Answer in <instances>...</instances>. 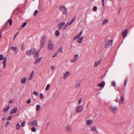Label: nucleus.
I'll return each mask as SVG.
<instances>
[{
	"label": "nucleus",
	"mask_w": 134,
	"mask_h": 134,
	"mask_svg": "<svg viewBox=\"0 0 134 134\" xmlns=\"http://www.w3.org/2000/svg\"><path fill=\"white\" fill-rule=\"evenodd\" d=\"M82 33V31L81 30L80 32L78 34L77 36L75 37L74 38L73 40H75L76 39L77 42L80 43H81L83 39V37H81L80 36L81 35Z\"/></svg>",
	"instance_id": "nucleus-1"
},
{
	"label": "nucleus",
	"mask_w": 134,
	"mask_h": 134,
	"mask_svg": "<svg viewBox=\"0 0 134 134\" xmlns=\"http://www.w3.org/2000/svg\"><path fill=\"white\" fill-rule=\"evenodd\" d=\"M54 48V44L53 42L51 41H49L48 44L47 49L50 50H53Z\"/></svg>",
	"instance_id": "nucleus-2"
},
{
	"label": "nucleus",
	"mask_w": 134,
	"mask_h": 134,
	"mask_svg": "<svg viewBox=\"0 0 134 134\" xmlns=\"http://www.w3.org/2000/svg\"><path fill=\"white\" fill-rule=\"evenodd\" d=\"M76 112L78 113H81L84 110V107L81 105L77 106L76 108Z\"/></svg>",
	"instance_id": "nucleus-3"
},
{
	"label": "nucleus",
	"mask_w": 134,
	"mask_h": 134,
	"mask_svg": "<svg viewBox=\"0 0 134 134\" xmlns=\"http://www.w3.org/2000/svg\"><path fill=\"white\" fill-rule=\"evenodd\" d=\"M113 44V40H107L105 45V47L106 48L109 47L111 46Z\"/></svg>",
	"instance_id": "nucleus-4"
},
{
	"label": "nucleus",
	"mask_w": 134,
	"mask_h": 134,
	"mask_svg": "<svg viewBox=\"0 0 134 134\" xmlns=\"http://www.w3.org/2000/svg\"><path fill=\"white\" fill-rule=\"evenodd\" d=\"M109 110L112 111L114 113H116L117 112L118 108L115 106H110Z\"/></svg>",
	"instance_id": "nucleus-5"
},
{
	"label": "nucleus",
	"mask_w": 134,
	"mask_h": 134,
	"mask_svg": "<svg viewBox=\"0 0 134 134\" xmlns=\"http://www.w3.org/2000/svg\"><path fill=\"white\" fill-rule=\"evenodd\" d=\"M59 9L62 11L63 14L65 15L66 14L67 9L64 6H61L59 7Z\"/></svg>",
	"instance_id": "nucleus-6"
},
{
	"label": "nucleus",
	"mask_w": 134,
	"mask_h": 134,
	"mask_svg": "<svg viewBox=\"0 0 134 134\" xmlns=\"http://www.w3.org/2000/svg\"><path fill=\"white\" fill-rule=\"evenodd\" d=\"M46 38L45 36H43L41 38L40 41V45L41 47H43L45 42Z\"/></svg>",
	"instance_id": "nucleus-7"
},
{
	"label": "nucleus",
	"mask_w": 134,
	"mask_h": 134,
	"mask_svg": "<svg viewBox=\"0 0 134 134\" xmlns=\"http://www.w3.org/2000/svg\"><path fill=\"white\" fill-rule=\"evenodd\" d=\"M66 130L69 133L72 131V127L71 126L68 125L65 127Z\"/></svg>",
	"instance_id": "nucleus-8"
},
{
	"label": "nucleus",
	"mask_w": 134,
	"mask_h": 134,
	"mask_svg": "<svg viewBox=\"0 0 134 134\" xmlns=\"http://www.w3.org/2000/svg\"><path fill=\"white\" fill-rule=\"evenodd\" d=\"M29 124L30 125L36 127H38V125L37 124V121L36 120L33 121L32 122H31L29 123Z\"/></svg>",
	"instance_id": "nucleus-9"
},
{
	"label": "nucleus",
	"mask_w": 134,
	"mask_h": 134,
	"mask_svg": "<svg viewBox=\"0 0 134 134\" xmlns=\"http://www.w3.org/2000/svg\"><path fill=\"white\" fill-rule=\"evenodd\" d=\"M65 22H62L59 23L58 25V26L59 30L62 29V27L65 24Z\"/></svg>",
	"instance_id": "nucleus-10"
},
{
	"label": "nucleus",
	"mask_w": 134,
	"mask_h": 134,
	"mask_svg": "<svg viewBox=\"0 0 134 134\" xmlns=\"http://www.w3.org/2000/svg\"><path fill=\"white\" fill-rule=\"evenodd\" d=\"M78 56L79 55L78 54H76L74 56V59H72L71 60V62H76L77 59L78 58Z\"/></svg>",
	"instance_id": "nucleus-11"
},
{
	"label": "nucleus",
	"mask_w": 134,
	"mask_h": 134,
	"mask_svg": "<svg viewBox=\"0 0 134 134\" xmlns=\"http://www.w3.org/2000/svg\"><path fill=\"white\" fill-rule=\"evenodd\" d=\"M128 31V30L126 29L122 32V35L123 38H125L126 36Z\"/></svg>",
	"instance_id": "nucleus-12"
},
{
	"label": "nucleus",
	"mask_w": 134,
	"mask_h": 134,
	"mask_svg": "<svg viewBox=\"0 0 134 134\" xmlns=\"http://www.w3.org/2000/svg\"><path fill=\"white\" fill-rule=\"evenodd\" d=\"M17 108L16 107H15L11 110L9 114H12L16 113L17 112Z\"/></svg>",
	"instance_id": "nucleus-13"
},
{
	"label": "nucleus",
	"mask_w": 134,
	"mask_h": 134,
	"mask_svg": "<svg viewBox=\"0 0 134 134\" xmlns=\"http://www.w3.org/2000/svg\"><path fill=\"white\" fill-rule=\"evenodd\" d=\"M93 121L91 119H89L87 121V124L88 125L90 126L91 125Z\"/></svg>",
	"instance_id": "nucleus-14"
},
{
	"label": "nucleus",
	"mask_w": 134,
	"mask_h": 134,
	"mask_svg": "<svg viewBox=\"0 0 134 134\" xmlns=\"http://www.w3.org/2000/svg\"><path fill=\"white\" fill-rule=\"evenodd\" d=\"M105 85V82L104 81L102 82V83H101L99 84H98V86L100 87H104Z\"/></svg>",
	"instance_id": "nucleus-15"
},
{
	"label": "nucleus",
	"mask_w": 134,
	"mask_h": 134,
	"mask_svg": "<svg viewBox=\"0 0 134 134\" xmlns=\"http://www.w3.org/2000/svg\"><path fill=\"white\" fill-rule=\"evenodd\" d=\"M9 107V105H7L6 106L4 109L3 110L4 113H6L8 110Z\"/></svg>",
	"instance_id": "nucleus-16"
},
{
	"label": "nucleus",
	"mask_w": 134,
	"mask_h": 134,
	"mask_svg": "<svg viewBox=\"0 0 134 134\" xmlns=\"http://www.w3.org/2000/svg\"><path fill=\"white\" fill-rule=\"evenodd\" d=\"M7 60V58L4 59V60L3 61V68H5L6 65V62Z\"/></svg>",
	"instance_id": "nucleus-17"
},
{
	"label": "nucleus",
	"mask_w": 134,
	"mask_h": 134,
	"mask_svg": "<svg viewBox=\"0 0 134 134\" xmlns=\"http://www.w3.org/2000/svg\"><path fill=\"white\" fill-rule=\"evenodd\" d=\"M27 80V78L26 77H25L23 78L21 80V83L24 84L26 82V80Z\"/></svg>",
	"instance_id": "nucleus-18"
},
{
	"label": "nucleus",
	"mask_w": 134,
	"mask_h": 134,
	"mask_svg": "<svg viewBox=\"0 0 134 134\" xmlns=\"http://www.w3.org/2000/svg\"><path fill=\"white\" fill-rule=\"evenodd\" d=\"M32 51V54H36V50L35 49H31Z\"/></svg>",
	"instance_id": "nucleus-19"
},
{
	"label": "nucleus",
	"mask_w": 134,
	"mask_h": 134,
	"mask_svg": "<svg viewBox=\"0 0 134 134\" xmlns=\"http://www.w3.org/2000/svg\"><path fill=\"white\" fill-rule=\"evenodd\" d=\"M70 74V72L69 71H67L66 72L65 74L64 75V76L65 78H66Z\"/></svg>",
	"instance_id": "nucleus-20"
},
{
	"label": "nucleus",
	"mask_w": 134,
	"mask_h": 134,
	"mask_svg": "<svg viewBox=\"0 0 134 134\" xmlns=\"http://www.w3.org/2000/svg\"><path fill=\"white\" fill-rule=\"evenodd\" d=\"M101 62V61L99 60L97 62L95 63L94 65V66L96 67L99 65L100 64Z\"/></svg>",
	"instance_id": "nucleus-21"
},
{
	"label": "nucleus",
	"mask_w": 134,
	"mask_h": 134,
	"mask_svg": "<svg viewBox=\"0 0 134 134\" xmlns=\"http://www.w3.org/2000/svg\"><path fill=\"white\" fill-rule=\"evenodd\" d=\"M32 51L31 49L28 50L26 52V54L28 55H32Z\"/></svg>",
	"instance_id": "nucleus-22"
},
{
	"label": "nucleus",
	"mask_w": 134,
	"mask_h": 134,
	"mask_svg": "<svg viewBox=\"0 0 134 134\" xmlns=\"http://www.w3.org/2000/svg\"><path fill=\"white\" fill-rule=\"evenodd\" d=\"M41 60V58L37 59L34 62V64H36L37 63L39 62Z\"/></svg>",
	"instance_id": "nucleus-23"
},
{
	"label": "nucleus",
	"mask_w": 134,
	"mask_h": 134,
	"mask_svg": "<svg viewBox=\"0 0 134 134\" xmlns=\"http://www.w3.org/2000/svg\"><path fill=\"white\" fill-rule=\"evenodd\" d=\"M75 18H73L71 20V21L70 22H68V24L69 25H71L73 23V21H74L75 20Z\"/></svg>",
	"instance_id": "nucleus-24"
},
{
	"label": "nucleus",
	"mask_w": 134,
	"mask_h": 134,
	"mask_svg": "<svg viewBox=\"0 0 134 134\" xmlns=\"http://www.w3.org/2000/svg\"><path fill=\"white\" fill-rule=\"evenodd\" d=\"M50 85L49 84H47L45 88V90L47 91L49 90L50 88Z\"/></svg>",
	"instance_id": "nucleus-25"
},
{
	"label": "nucleus",
	"mask_w": 134,
	"mask_h": 134,
	"mask_svg": "<svg viewBox=\"0 0 134 134\" xmlns=\"http://www.w3.org/2000/svg\"><path fill=\"white\" fill-rule=\"evenodd\" d=\"M12 49L14 51L15 53H16L17 52V51H16L17 49V48L15 47H12Z\"/></svg>",
	"instance_id": "nucleus-26"
},
{
	"label": "nucleus",
	"mask_w": 134,
	"mask_h": 134,
	"mask_svg": "<svg viewBox=\"0 0 134 134\" xmlns=\"http://www.w3.org/2000/svg\"><path fill=\"white\" fill-rule=\"evenodd\" d=\"M40 108V105L38 104L37 105L36 108V109L37 111H38Z\"/></svg>",
	"instance_id": "nucleus-27"
},
{
	"label": "nucleus",
	"mask_w": 134,
	"mask_h": 134,
	"mask_svg": "<svg viewBox=\"0 0 134 134\" xmlns=\"http://www.w3.org/2000/svg\"><path fill=\"white\" fill-rule=\"evenodd\" d=\"M55 34L57 36H58L60 35L59 31L58 30H57L55 31Z\"/></svg>",
	"instance_id": "nucleus-28"
},
{
	"label": "nucleus",
	"mask_w": 134,
	"mask_h": 134,
	"mask_svg": "<svg viewBox=\"0 0 134 134\" xmlns=\"http://www.w3.org/2000/svg\"><path fill=\"white\" fill-rule=\"evenodd\" d=\"M16 129L17 130H18L20 128V126L19 123H18L16 125Z\"/></svg>",
	"instance_id": "nucleus-29"
},
{
	"label": "nucleus",
	"mask_w": 134,
	"mask_h": 134,
	"mask_svg": "<svg viewBox=\"0 0 134 134\" xmlns=\"http://www.w3.org/2000/svg\"><path fill=\"white\" fill-rule=\"evenodd\" d=\"M108 19H106L105 20L102 24L103 25H104L107 23H108Z\"/></svg>",
	"instance_id": "nucleus-30"
},
{
	"label": "nucleus",
	"mask_w": 134,
	"mask_h": 134,
	"mask_svg": "<svg viewBox=\"0 0 134 134\" xmlns=\"http://www.w3.org/2000/svg\"><path fill=\"white\" fill-rule=\"evenodd\" d=\"M38 13V10H36L34 13V16H36L37 15V14Z\"/></svg>",
	"instance_id": "nucleus-31"
},
{
	"label": "nucleus",
	"mask_w": 134,
	"mask_h": 134,
	"mask_svg": "<svg viewBox=\"0 0 134 134\" xmlns=\"http://www.w3.org/2000/svg\"><path fill=\"white\" fill-rule=\"evenodd\" d=\"M38 8L41 10H42L43 9V6L41 5H39Z\"/></svg>",
	"instance_id": "nucleus-32"
},
{
	"label": "nucleus",
	"mask_w": 134,
	"mask_h": 134,
	"mask_svg": "<svg viewBox=\"0 0 134 134\" xmlns=\"http://www.w3.org/2000/svg\"><path fill=\"white\" fill-rule=\"evenodd\" d=\"M31 130L32 132H35L36 131V130L35 127H33L31 128Z\"/></svg>",
	"instance_id": "nucleus-33"
},
{
	"label": "nucleus",
	"mask_w": 134,
	"mask_h": 134,
	"mask_svg": "<svg viewBox=\"0 0 134 134\" xmlns=\"http://www.w3.org/2000/svg\"><path fill=\"white\" fill-rule=\"evenodd\" d=\"M8 22L9 23L10 25H11L12 23V21L11 19H9L8 20Z\"/></svg>",
	"instance_id": "nucleus-34"
},
{
	"label": "nucleus",
	"mask_w": 134,
	"mask_h": 134,
	"mask_svg": "<svg viewBox=\"0 0 134 134\" xmlns=\"http://www.w3.org/2000/svg\"><path fill=\"white\" fill-rule=\"evenodd\" d=\"M4 59V57L2 54L0 55V60H3Z\"/></svg>",
	"instance_id": "nucleus-35"
},
{
	"label": "nucleus",
	"mask_w": 134,
	"mask_h": 134,
	"mask_svg": "<svg viewBox=\"0 0 134 134\" xmlns=\"http://www.w3.org/2000/svg\"><path fill=\"white\" fill-rule=\"evenodd\" d=\"M62 48H63L62 47H59L58 50V52H59L62 53Z\"/></svg>",
	"instance_id": "nucleus-36"
},
{
	"label": "nucleus",
	"mask_w": 134,
	"mask_h": 134,
	"mask_svg": "<svg viewBox=\"0 0 134 134\" xmlns=\"http://www.w3.org/2000/svg\"><path fill=\"white\" fill-rule=\"evenodd\" d=\"M91 130L92 131H96L97 132H98L97 131L96 127H95L93 128H92L91 129Z\"/></svg>",
	"instance_id": "nucleus-37"
},
{
	"label": "nucleus",
	"mask_w": 134,
	"mask_h": 134,
	"mask_svg": "<svg viewBox=\"0 0 134 134\" xmlns=\"http://www.w3.org/2000/svg\"><path fill=\"white\" fill-rule=\"evenodd\" d=\"M33 93L35 95V96H37L38 95V93L36 91H34L33 92Z\"/></svg>",
	"instance_id": "nucleus-38"
},
{
	"label": "nucleus",
	"mask_w": 134,
	"mask_h": 134,
	"mask_svg": "<svg viewBox=\"0 0 134 134\" xmlns=\"http://www.w3.org/2000/svg\"><path fill=\"white\" fill-rule=\"evenodd\" d=\"M27 23L26 22H25L24 23L22 24V27H25Z\"/></svg>",
	"instance_id": "nucleus-39"
},
{
	"label": "nucleus",
	"mask_w": 134,
	"mask_h": 134,
	"mask_svg": "<svg viewBox=\"0 0 134 134\" xmlns=\"http://www.w3.org/2000/svg\"><path fill=\"white\" fill-rule=\"evenodd\" d=\"M20 48L21 49V50H24V44H21L20 45Z\"/></svg>",
	"instance_id": "nucleus-40"
},
{
	"label": "nucleus",
	"mask_w": 134,
	"mask_h": 134,
	"mask_svg": "<svg viewBox=\"0 0 134 134\" xmlns=\"http://www.w3.org/2000/svg\"><path fill=\"white\" fill-rule=\"evenodd\" d=\"M97 10V7L96 6H94L93 8V10L94 11H96Z\"/></svg>",
	"instance_id": "nucleus-41"
},
{
	"label": "nucleus",
	"mask_w": 134,
	"mask_h": 134,
	"mask_svg": "<svg viewBox=\"0 0 134 134\" xmlns=\"http://www.w3.org/2000/svg\"><path fill=\"white\" fill-rule=\"evenodd\" d=\"M33 77V75H32L31 74L30 77L28 79L29 80H31V79H32V77Z\"/></svg>",
	"instance_id": "nucleus-42"
},
{
	"label": "nucleus",
	"mask_w": 134,
	"mask_h": 134,
	"mask_svg": "<svg viewBox=\"0 0 134 134\" xmlns=\"http://www.w3.org/2000/svg\"><path fill=\"white\" fill-rule=\"evenodd\" d=\"M25 121L23 122L21 124L22 126L23 127H24L25 126Z\"/></svg>",
	"instance_id": "nucleus-43"
},
{
	"label": "nucleus",
	"mask_w": 134,
	"mask_h": 134,
	"mask_svg": "<svg viewBox=\"0 0 134 134\" xmlns=\"http://www.w3.org/2000/svg\"><path fill=\"white\" fill-rule=\"evenodd\" d=\"M124 97L123 96H122L121 97V102H122L123 100H124Z\"/></svg>",
	"instance_id": "nucleus-44"
},
{
	"label": "nucleus",
	"mask_w": 134,
	"mask_h": 134,
	"mask_svg": "<svg viewBox=\"0 0 134 134\" xmlns=\"http://www.w3.org/2000/svg\"><path fill=\"white\" fill-rule=\"evenodd\" d=\"M113 85V86L114 87H115L116 86V85L115 84V82L114 81H113L111 83Z\"/></svg>",
	"instance_id": "nucleus-45"
},
{
	"label": "nucleus",
	"mask_w": 134,
	"mask_h": 134,
	"mask_svg": "<svg viewBox=\"0 0 134 134\" xmlns=\"http://www.w3.org/2000/svg\"><path fill=\"white\" fill-rule=\"evenodd\" d=\"M18 32H17L16 34H15V35L14 36V38H13L14 40H15V39L16 37V36L18 34Z\"/></svg>",
	"instance_id": "nucleus-46"
},
{
	"label": "nucleus",
	"mask_w": 134,
	"mask_h": 134,
	"mask_svg": "<svg viewBox=\"0 0 134 134\" xmlns=\"http://www.w3.org/2000/svg\"><path fill=\"white\" fill-rule=\"evenodd\" d=\"M80 86V83H77V84H76L75 85V86L76 87H77Z\"/></svg>",
	"instance_id": "nucleus-47"
},
{
	"label": "nucleus",
	"mask_w": 134,
	"mask_h": 134,
	"mask_svg": "<svg viewBox=\"0 0 134 134\" xmlns=\"http://www.w3.org/2000/svg\"><path fill=\"white\" fill-rule=\"evenodd\" d=\"M40 97L41 98H43L44 96L43 94L42 93H41L40 95Z\"/></svg>",
	"instance_id": "nucleus-48"
},
{
	"label": "nucleus",
	"mask_w": 134,
	"mask_h": 134,
	"mask_svg": "<svg viewBox=\"0 0 134 134\" xmlns=\"http://www.w3.org/2000/svg\"><path fill=\"white\" fill-rule=\"evenodd\" d=\"M31 102V100L30 99H29L26 102V103L28 104H29Z\"/></svg>",
	"instance_id": "nucleus-49"
},
{
	"label": "nucleus",
	"mask_w": 134,
	"mask_h": 134,
	"mask_svg": "<svg viewBox=\"0 0 134 134\" xmlns=\"http://www.w3.org/2000/svg\"><path fill=\"white\" fill-rule=\"evenodd\" d=\"M127 81V80L126 79V80L125 81V83L124 84V86H125L126 85Z\"/></svg>",
	"instance_id": "nucleus-50"
},
{
	"label": "nucleus",
	"mask_w": 134,
	"mask_h": 134,
	"mask_svg": "<svg viewBox=\"0 0 134 134\" xmlns=\"http://www.w3.org/2000/svg\"><path fill=\"white\" fill-rule=\"evenodd\" d=\"M82 101V99L81 98H80L79 99V103L80 104L81 103Z\"/></svg>",
	"instance_id": "nucleus-51"
},
{
	"label": "nucleus",
	"mask_w": 134,
	"mask_h": 134,
	"mask_svg": "<svg viewBox=\"0 0 134 134\" xmlns=\"http://www.w3.org/2000/svg\"><path fill=\"white\" fill-rule=\"evenodd\" d=\"M57 53H55L52 56V57L53 58L55 57V56H56Z\"/></svg>",
	"instance_id": "nucleus-52"
},
{
	"label": "nucleus",
	"mask_w": 134,
	"mask_h": 134,
	"mask_svg": "<svg viewBox=\"0 0 134 134\" xmlns=\"http://www.w3.org/2000/svg\"><path fill=\"white\" fill-rule=\"evenodd\" d=\"M12 119V116H10L8 118V119L9 120H10Z\"/></svg>",
	"instance_id": "nucleus-53"
},
{
	"label": "nucleus",
	"mask_w": 134,
	"mask_h": 134,
	"mask_svg": "<svg viewBox=\"0 0 134 134\" xmlns=\"http://www.w3.org/2000/svg\"><path fill=\"white\" fill-rule=\"evenodd\" d=\"M105 0H102V5L103 6L104 5V2Z\"/></svg>",
	"instance_id": "nucleus-54"
},
{
	"label": "nucleus",
	"mask_w": 134,
	"mask_h": 134,
	"mask_svg": "<svg viewBox=\"0 0 134 134\" xmlns=\"http://www.w3.org/2000/svg\"><path fill=\"white\" fill-rule=\"evenodd\" d=\"M51 69L52 71H53L54 70V68L53 66H52L51 67Z\"/></svg>",
	"instance_id": "nucleus-55"
},
{
	"label": "nucleus",
	"mask_w": 134,
	"mask_h": 134,
	"mask_svg": "<svg viewBox=\"0 0 134 134\" xmlns=\"http://www.w3.org/2000/svg\"><path fill=\"white\" fill-rule=\"evenodd\" d=\"M67 27L65 26L63 27V30H66Z\"/></svg>",
	"instance_id": "nucleus-56"
},
{
	"label": "nucleus",
	"mask_w": 134,
	"mask_h": 134,
	"mask_svg": "<svg viewBox=\"0 0 134 134\" xmlns=\"http://www.w3.org/2000/svg\"><path fill=\"white\" fill-rule=\"evenodd\" d=\"M9 124V121H8L7 124L5 125V126H7Z\"/></svg>",
	"instance_id": "nucleus-57"
},
{
	"label": "nucleus",
	"mask_w": 134,
	"mask_h": 134,
	"mask_svg": "<svg viewBox=\"0 0 134 134\" xmlns=\"http://www.w3.org/2000/svg\"><path fill=\"white\" fill-rule=\"evenodd\" d=\"M13 102V101L12 100H10L9 101V103H12Z\"/></svg>",
	"instance_id": "nucleus-58"
},
{
	"label": "nucleus",
	"mask_w": 134,
	"mask_h": 134,
	"mask_svg": "<svg viewBox=\"0 0 134 134\" xmlns=\"http://www.w3.org/2000/svg\"><path fill=\"white\" fill-rule=\"evenodd\" d=\"M69 25L68 24V23H67L65 25V26L66 27H67L68 25Z\"/></svg>",
	"instance_id": "nucleus-59"
},
{
	"label": "nucleus",
	"mask_w": 134,
	"mask_h": 134,
	"mask_svg": "<svg viewBox=\"0 0 134 134\" xmlns=\"http://www.w3.org/2000/svg\"><path fill=\"white\" fill-rule=\"evenodd\" d=\"M2 120L3 121H4V120H5V118H4V117L2 119Z\"/></svg>",
	"instance_id": "nucleus-60"
},
{
	"label": "nucleus",
	"mask_w": 134,
	"mask_h": 134,
	"mask_svg": "<svg viewBox=\"0 0 134 134\" xmlns=\"http://www.w3.org/2000/svg\"><path fill=\"white\" fill-rule=\"evenodd\" d=\"M34 71H32V74H31V75H33V74H34Z\"/></svg>",
	"instance_id": "nucleus-61"
},
{
	"label": "nucleus",
	"mask_w": 134,
	"mask_h": 134,
	"mask_svg": "<svg viewBox=\"0 0 134 134\" xmlns=\"http://www.w3.org/2000/svg\"><path fill=\"white\" fill-rule=\"evenodd\" d=\"M33 1H34L35 0H32Z\"/></svg>",
	"instance_id": "nucleus-62"
}]
</instances>
